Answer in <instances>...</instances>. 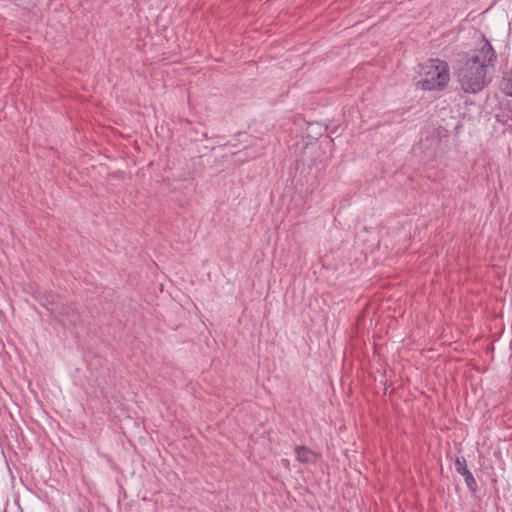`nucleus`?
Listing matches in <instances>:
<instances>
[{"mask_svg": "<svg viewBox=\"0 0 512 512\" xmlns=\"http://www.w3.org/2000/svg\"><path fill=\"white\" fill-rule=\"evenodd\" d=\"M497 54L491 43L484 38L483 46L466 55L455 71L456 80L465 94H477L489 85L487 68L494 66Z\"/></svg>", "mask_w": 512, "mask_h": 512, "instance_id": "obj_1", "label": "nucleus"}, {"mask_svg": "<svg viewBox=\"0 0 512 512\" xmlns=\"http://www.w3.org/2000/svg\"><path fill=\"white\" fill-rule=\"evenodd\" d=\"M450 80L449 65L440 59H430L425 67L424 78L417 82V86L425 91H442Z\"/></svg>", "mask_w": 512, "mask_h": 512, "instance_id": "obj_2", "label": "nucleus"}, {"mask_svg": "<svg viewBox=\"0 0 512 512\" xmlns=\"http://www.w3.org/2000/svg\"><path fill=\"white\" fill-rule=\"evenodd\" d=\"M455 469L457 473L464 478L468 490L473 494L476 493L478 490V485L473 474L467 468L466 459L464 457L456 458Z\"/></svg>", "mask_w": 512, "mask_h": 512, "instance_id": "obj_3", "label": "nucleus"}, {"mask_svg": "<svg viewBox=\"0 0 512 512\" xmlns=\"http://www.w3.org/2000/svg\"><path fill=\"white\" fill-rule=\"evenodd\" d=\"M34 297L52 315L56 312L54 305L59 299L58 294L54 293L53 291H38Z\"/></svg>", "mask_w": 512, "mask_h": 512, "instance_id": "obj_4", "label": "nucleus"}, {"mask_svg": "<svg viewBox=\"0 0 512 512\" xmlns=\"http://www.w3.org/2000/svg\"><path fill=\"white\" fill-rule=\"evenodd\" d=\"M295 454L296 459L304 464L314 463L317 459V454L305 445L297 446Z\"/></svg>", "mask_w": 512, "mask_h": 512, "instance_id": "obj_5", "label": "nucleus"}, {"mask_svg": "<svg viewBox=\"0 0 512 512\" xmlns=\"http://www.w3.org/2000/svg\"><path fill=\"white\" fill-rule=\"evenodd\" d=\"M79 313L74 303H64L61 305L60 310L58 311V317L64 318V317H72L73 319L70 320L71 324H74L75 321L78 319ZM61 321V319H59Z\"/></svg>", "mask_w": 512, "mask_h": 512, "instance_id": "obj_6", "label": "nucleus"}, {"mask_svg": "<svg viewBox=\"0 0 512 512\" xmlns=\"http://www.w3.org/2000/svg\"><path fill=\"white\" fill-rule=\"evenodd\" d=\"M316 125H317V126H319V127L323 130V132H325V131L327 130V126L322 127V126H321L320 124H318V123H317Z\"/></svg>", "mask_w": 512, "mask_h": 512, "instance_id": "obj_7", "label": "nucleus"}]
</instances>
